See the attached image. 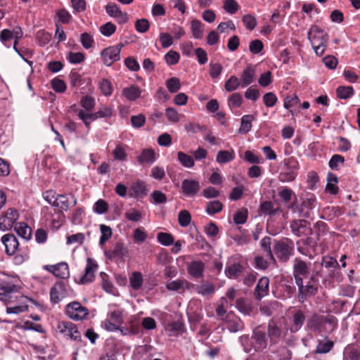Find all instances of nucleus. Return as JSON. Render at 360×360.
I'll use <instances>...</instances> for the list:
<instances>
[{
	"label": "nucleus",
	"instance_id": "obj_1",
	"mask_svg": "<svg viewBox=\"0 0 360 360\" xmlns=\"http://www.w3.org/2000/svg\"><path fill=\"white\" fill-rule=\"evenodd\" d=\"M239 340L247 353L252 352H262L268 347V337L266 330L262 326H257L252 330V336L243 335Z\"/></svg>",
	"mask_w": 360,
	"mask_h": 360
},
{
	"label": "nucleus",
	"instance_id": "obj_2",
	"mask_svg": "<svg viewBox=\"0 0 360 360\" xmlns=\"http://www.w3.org/2000/svg\"><path fill=\"white\" fill-rule=\"evenodd\" d=\"M308 39L311 41V46L319 56H321L327 47L328 35L322 29L316 25L311 27L307 34Z\"/></svg>",
	"mask_w": 360,
	"mask_h": 360
},
{
	"label": "nucleus",
	"instance_id": "obj_3",
	"mask_svg": "<svg viewBox=\"0 0 360 360\" xmlns=\"http://www.w3.org/2000/svg\"><path fill=\"white\" fill-rule=\"evenodd\" d=\"M274 251L279 261L286 262L293 255L294 243L287 238L276 240L274 245Z\"/></svg>",
	"mask_w": 360,
	"mask_h": 360
},
{
	"label": "nucleus",
	"instance_id": "obj_4",
	"mask_svg": "<svg viewBox=\"0 0 360 360\" xmlns=\"http://www.w3.org/2000/svg\"><path fill=\"white\" fill-rule=\"evenodd\" d=\"M309 273V264L299 258L294 259L293 275L297 285H300L302 288L303 277H307Z\"/></svg>",
	"mask_w": 360,
	"mask_h": 360
},
{
	"label": "nucleus",
	"instance_id": "obj_5",
	"mask_svg": "<svg viewBox=\"0 0 360 360\" xmlns=\"http://www.w3.org/2000/svg\"><path fill=\"white\" fill-rule=\"evenodd\" d=\"M65 314L74 321H80L89 314V310L79 302H72L66 306Z\"/></svg>",
	"mask_w": 360,
	"mask_h": 360
},
{
	"label": "nucleus",
	"instance_id": "obj_6",
	"mask_svg": "<svg viewBox=\"0 0 360 360\" xmlns=\"http://www.w3.org/2000/svg\"><path fill=\"white\" fill-rule=\"evenodd\" d=\"M19 218V212L16 209L8 208L0 216V231L11 229Z\"/></svg>",
	"mask_w": 360,
	"mask_h": 360
},
{
	"label": "nucleus",
	"instance_id": "obj_7",
	"mask_svg": "<svg viewBox=\"0 0 360 360\" xmlns=\"http://www.w3.org/2000/svg\"><path fill=\"white\" fill-rule=\"evenodd\" d=\"M68 296L67 285L63 281L56 282L50 290V300L53 304H58Z\"/></svg>",
	"mask_w": 360,
	"mask_h": 360
},
{
	"label": "nucleus",
	"instance_id": "obj_8",
	"mask_svg": "<svg viewBox=\"0 0 360 360\" xmlns=\"http://www.w3.org/2000/svg\"><path fill=\"white\" fill-rule=\"evenodd\" d=\"M101 57L106 66L112 65L115 62L120 59V47L109 46L103 49L101 53Z\"/></svg>",
	"mask_w": 360,
	"mask_h": 360
},
{
	"label": "nucleus",
	"instance_id": "obj_9",
	"mask_svg": "<svg viewBox=\"0 0 360 360\" xmlns=\"http://www.w3.org/2000/svg\"><path fill=\"white\" fill-rule=\"evenodd\" d=\"M57 330L72 340H78L81 338L75 324L70 321H60L57 324Z\"/></svg>",
	"mask_w": 360,
	"mask_h": 360
},
{
	"label": "nucleus",
	"instance_id": "obj_10",
	"mask_svg": "<svg viewBox=\"0 0 360 360\" xmlns=\"http://www.w3.org/2000/svg\"><path fill=\"white\" fill-rule=\"evenodd\" d=\"M98 267V264L95 259L88 258L84 274L80 278V283L87 284L92 282L95 278V272L97 271Z\"/></svg>",
	"mask_w": 360,
	"mask_h": 360
},
{
	"label": "nucleus",
	"instance_id": "obj_11",
	"mask_svg": "<svg viewBox=\"0 0 360 360\" xmlns=\"http://www.w3.org/2000/svg\"><path fill=\"white\" fill-rule=\"evenodd\" d=\"M200 189V182L197 180L186 179L182 181L181 191L186 197H194L198 194Z\"/></svg>",
	"mask_w": 360,
	"mask_h": 360
},
{
	"label": "nucleus",
	"instance_id": "obj_12",
	"mask_svg": "<svg viewBox=\"0 0 360 360\" xmlns=\"http://www.w3.org/2000/svg\"><path fill=\"white\" fill-rule=\"evenodd\" d=\"M44 269L52 273L56 277L65 279L70 276L68 264L66 262H60L55 265H46Z\"/></svg>",
	"mask_w": 360,
	"mask_h": 360
},
{
	"label": "nucleus",
	"instance_id": "obj_13",
	"mask_svg": "<svg viewBox=\"0 0 360 360\" xmlns=\"http://www.w3.org/2000/svg\"><path fill=\"white\" fill-rule=\"evenodd\" d=\"M205 264L200 260H194L187 265L188 274L195 279H200L204 277Z\"/></svg>",
	"mask_w": 360,
	"mask_h": 360
},
{
	"label": "nucleus",
	"instance_id": "obj_14",
	"mask_svg": "<svg viewBox=\"0 0 360 360\" xmlns=\"http://www.w3.org/2000/svg\"><path fill=\"white\" fill-rule=\"evenodd\" d=\"M77 198L71 193L68 195H58L53 200V206L58 207L61 210H68L70 208V203L75 206L77 204Z\"/></svg>",
	"mask_w": 360,
	"mask_h": 360
},
{
	"label": "nucleus",
	"instance_id": "obj_15",
	"mask_svg": "<svg viewBox=\"0 0 360 360\" xmlns=\"http://www.w3.org/2000/svg\"><path fill=\"white\" fill-rule=\"evenodd\" d=\"M226 326L231 333H237L244 328V324L239 317L229 313L226 316Z\"/></svg>",
	"mask_w": 360,
	"mask_h": 360
},
{
	"label": "nucleus",
	"instance_id": "obj_16",
	"mask_svg": "<svg viewBox=\"0 0 360 360\" xmlns=\"http://www.w3.org/2000/svg\"><path fill=\"white\" fill-rule=\"evenodd\" d=\"M1 242L5 246L6 254L8 255H14L19 246L18 239L13 234H6L3 236Z\"/></svg>",
	"mask_w": 360,
	"mask_h": 360
},
{
	"label": "nucleus",
	"instance_id": "obj_17",
	"mask_svg": "<svg viewBox=\"0 0 360 360\" xmlns=\"http://www.w3.org/2000/svg\"><path fill=\"white\" fill-rule=\"evenodd\" d=\"M104 253L110 259H112L115 257L123 259L128 254V250L123 243L118 242L115 243L112 250H105Z\"/></svg>",
	"mask_w": 360,
	"mask_h": 360
},
{
	"label": "nucleus",
	"instance_id": "obj_18",
	"mask_svg": "<svg viewBox=\"0 0 360 360\" xmlns=\"http://www.w3.org/2000/svg\"><path fill=\"white\" fill-rule=\"evenodd\" d=\"M307 328L314 332H321L324 326V316L313 314L307 321Z\"/></svg>",
	"mask_w": 360,
	"mask_h": 360
},
{
	"label": "nucleus",
	"instance_id": "obj_19",
	"mask_svg": "<svg viewBox=\"0 0 360 360\" xmlns=\"http://www.w3.org/2000/svg\"><path fill=\"white\" fill-rule=\"evenodd\" d=\"M269 286V279L266 277H262L255 289V296L257 300H260L262 297L268 295Z\"/></svg>",
	"mask_w": 360,
	"mask_h": 360
},
{
	"label": "nucleus",
	"instance_id": "obj_20",
	"mask_svg": "<svg viewBox=\"0 0 360 360\" xmlns=\"http://www.w3.org/2000/svg\"><path fill=\"white\" fill-rule=\"evenodd\" d=\"M255 69L251 65L247 66L241 73L240 83L241 87L245 88L250 85L255 80Z\"/></svg>",
	"mask_w": 360,
	"mask_h": 360
},
{
	"label": "nucleus",
	"instance_id": "obj_21",
	"mask_svg": "<svg viewBox=\"0 0 360 360\" xmlns=\"http://www.w3.org/2000/svg\"><path fill=\"white\" fill-rule=\"evenodd\" d=\"M307 224V221L304 219L295 220L290 224V229L294 234L301 236L308 233Z\"/></svg>",
	"mask_w": 360,
	"mask_h": 360
},
{
	"label": "nucleus",
	"instance_id": "obj_22",
	"mask_svg": "<svg viewBox=\"0 0 360 360\" xmlns=\"http://www.w3.org/2000/svg\"><path fill=\"white\" fill-rule=\"evenodd\" d=\"M243 266L240 262H229L225 269V274L230 278H237L242 273Z\"/></svg>",
	"mask_w": 360,
	"mask_h": 360
},
{
	"label": "nucleus",
	"instance_id": "obj_23",
	"mask_svg": "<svg viewBox=\"0 0 360 360\" xmlns=\"http://www.w3.org/2000/svg\"><path fill=\"white\" fill-rule=\"evenodd\" d=\"M296 169V165H294L291 167H288L286 169L279 173L278 180L283 183L292 181L297 175Z\"/></svg>",
	"mask_w": 360,
	"mask_h": 360
},
{
	"label": "nucleus",
	"instance_id": "obj_24",
	"mask_svg": "<svg viewBox=\"0 0 360 360\" xmlns=\"http://www.w3.org/2000/svg\"><path fill=\"white\" fill-rule=\"evenodd\" d=\"M267 333L271 345L277 344L281 338V331L274 322L269 323Z\"/></svg>",
	"mask_w": 360,
	"mask_h": 360
},
{
	"label": "nucleus",
	"instance_id": "obj_25",
	"mask_svg": "<svg viewBox=\"0 0 360 360\" xmlns=\"http://www.w3.org/2000/svg\"><path fill=\"white\" fill-rule=\"evenodd\" d=\"M147 195V189L143 181H138L131 186L130 195L136 198H143Z\"/></svg>",
	"mask_w": 360,
	"mask_h": 360
},
{
	"label": "nucleus",
	"instance_id": "obj_26",
	"mask_svg": "<svg viewBox=\"0 0 360 360\" xmlns=\"http://www.w3.org/2000/svg\"><path fill=\"white\" fill-rule=\"evenodd\" d=\"M14 230L24 240H29L31 238L32 230L27 224L24 222L16 223L14 226Z\"/></svg>",
	"mask_w": 360,
	"mask_h": 360
},
{
	"label": "nucleus",
	"instance_id": "obj_27",
	"mask_svg": "<svg viewBox=\"0 0 360 360\" xmlns=\"http://www.w3.org/2000/svg\"><path fill=\"white\" fill-rule=\"evenodd\" d=\"M137 160L140 164H152L155 161V154L153 149H143L141 155L137 158Z\"/></svg>",
	"mask_w": 360,
	"mask_h": 360
},
{
	"label": "nucleus",
	"instance_id": "obj_28",
	"mask_svg": "<svg viewBox=\"0 0 360 360\" xmlns=\"http://www.w3.org/2000/svg\"><path fill=\"white\" fill-rule=\"evenodd\" d=\"M195 290L198 294L202 296H207L214 293L215 286L211 282H205L199 285H196Z\"/></svg>",
	"mask_w": 360,
	"mask_h": 360
},
{
	"label": "nucleus",
	"instance_id": "obj_29",
	"mask_svg": "<svg viewBox=\"0 0 360 360\" xmlns=\"http://www.w3.org/2000/svg\"><path fill=\"white\" fill-rule=\"evenodd\" d=\"M123 95L129 101H135L141 96V90L138 86L131 85L122 90Z\"/></svg>",
	"mask_w": 360,
	"mask_h": 360
},
{
	"label": "nucleus",
	"instance_id": "obj_30",
	"mask_svg": "<svg viewBox=\"0 0 360 360\" xmlns=\"http://www.w3.org/2000/svg\"><path fill=\"white\" fill-rule=\"evenodd\" d=\"M260 245H261V247L263 249V250L264 252H266V257L271 262H272V263L275 264L276 263V259H275V257H274V256L273 255V252H272V250H271V238H270L269 236H265L264 238H263L261 240Z\"/></svg>",
	"mask_w": 360,
	"mask_h": 360
},
{
	"label": "nucleus",
	"instance_id": "obj_31",
	"mask_svg": "<svg viewBox=\"0 0 360 360\" xmlns=\"http://www.w3.org/2000/svg\"><path fill=\"white\" fill-rule=\"evenodd\" d=\"M127 146L124 144H117L112 150L113 158L121 162L126 161L127 158Z\"/></svg>",
	"mask_w": 360,
	"mask_h": 360
},
{
	"label": "nucleus",
	"instance_id": "obj_32",
	"mask_svg": "<svg viewBox=\"0 0 360 360\" xmlns=\"http://www.w3.org/2000/svg\"><path fill=\"white\" fill-rule=\"evenodd\" d=\"M360 352L352 345H347L343 352V360H359Z\"/></svg>",
	"mask_w": 360,
	"mask_h": 360
},
{
	"label": "nucleus",
	"instance_id": "obj_33",
	"mask_svg": "<svg viewBox=\"0 0 360 360\" xmlns=\"http://www.w3.org/2000/svg\"><path fill=\"white\" fill-rule=\"evenodd\" d=\"M255 120V117L252 115H243L241 118L240 127L239 129V133L247 134L252 129V122Z\"/></svg>",
	"mask_w": 360,
	"mask_h": 360
},
{
	"label": "nucleus",
	"instance_id": "obj_34",
	"mask_svg": "<svg viewBox=\"0 0 360 360\" xmlns=\"http://www.w3.org/2000/svg\"><path fill=\"white\" fill-rule=\"evenodd\" d=\"M324 330L327 333H332L334 331L338 325V321L335 316L331 314L324 316Z\"/></svg>",
	"mask_w": 360,
	"mask_h": 360
},
{
	"label": "nucleus",
	"instance_id": "obj_35",
	"mask_svg": "<svg viewBox=\"0 0 360 360\" xmlns=\"http://www.w3.org/2000/svg\"><path fill=\"white\" fill-rule=\"evenodd\" d=\"M305 320V316L301 310H298L293 316V323L290 328L292 332H297L299 330Z\"/></svg>",
	"mask_w": 360,
	"mask_h": 360
},
{
	"label": "nucleus",
	"instance_id": "obj_36",
	"mask_svg": "<svg viewBox=\"0 0 360 360\" xmlns=\"http://www.w3.org/2000/svg\"><path fill=\"white\" fill-rule=\"evenodd\" d=\"M223 207V204L219 200L210 201L206 205L205 212L209 215H214L220 212Z\"/></svg>",
	"mask_w": 360,
	"mask_h": 360
},
{
	"label": "nucleus",
	"instance_id": "obj_37",
	"mask_svg": "<svg viewBox=\"0 0 360 360\" xmlns=\"http://www.w3.org/2000/svg\"><path fill=\"white\" fill-rule=\"evenodd\" d=\"M235 158L234 151L219 150L217 155L216 160L220 164H225Z\"/></svg>",
	"mask_w": 360,
	"mask_h": 360
},
{
	"label": "nucleus",
	"instance_id": "obj_38",
	"mask_svg": "<svg viewBox=\"0 0 360 360\" xmlns=\"http://www.w3.org/2000/svg\"><path fill=\"white\" fill-rule=\"evenodd\" d=\"M191 33L193 38L201 39L202 37L204 25L198 20L191 21Z\"/></svg>",
	"mask_w": 360,
	"mask_h": 360
},
{
	"label": "nucleus",
	"instance_id": "obj_39",
	"mask_svg": "<svg viewBox=\"0 0 360 360\" xmlns=\"http://www.w3.org/2000/svg\"><path fill=\"white\" fill-rule=\"evenodd\" d=\"M177 159L181 165L186 168H191L195 165L193 158L181 151L178 152Z\"/></svg>",
	"mask_w": 360,
	"mask_h": 360
},
{
	"label": "nucleus",
	"instance_id": "obj_40",
	"mask_svg": "<svg viewBox=\"0 0 360 360\" xmlns=\"http://www.w3.org/2000/svg\"><path fill=\"white\" fill-rule=\"evenodd\" d=\"M326 190H328L331 194H336L338 192V187L337 186V176L331 172H328Z\"/></svg>",
	"mask_w": 360,
	"mask_h": 360
},
{
	"label": "nucleus",
	"instance_id": "obj_41",
	"mask_svg": "<svg viewBox=\"0 0 360 360\" xmlns=\"http://www.w3.org/2000/svg\"><path fill=\"white\" fill-rule=\"evenodd\" d=\"M100 231L101 236L99 240V245L103 246L104 244L112 237V229L105 224L100 225Z\"/></svg>",
	"mask_w": 360,
	"mask_h": 360
},
{
	"label": "nucleus",
	"instance_id": "obj_42",
	"mask_svg": "<svg viewBox=\"0 0 360 360\" xmlns=\"http://www.w3.org/2000/svg\"><path fill=\"white\" fill-rule=\"evenodd\" d=\"M333 342L330 340H321L316 346V352L318 354H326L333 349Z\"/></svg>",
	"mask_w": 360,
	"mask_h": 360
},
{
	"label": "nucleus",
	"instance_id": "obj_43",
	"mask_svg": "<svg viewBox=\"0 0 360 360\" xmlns=\"http://www.w3.org/2000/svg\"><path fill=\"white\" fill-rule=\"evenodd\" d=\"M189 285H190V283L186 280L177 279V280L169 282L166 285V288L169 290L176 291V290H179L184 288H188Z\"/></svg>",
	"mask_w": 360,
	"mask_h": 360
},
{
	"label": "nucleus",
	"instance_id": "obj_44",
	"mask_svg": "<svg viewBox=\"0 0 360 360\" xmlns=\"http://www.w3.org/2000/svg\"><path fill=\"white\" fill-rule=\"evenodd\" d=\"M130 285L134 290H139L143 284V276L140 272L132 273L129 278Z\"/></svg>",
	"mask_w": 360,
	"mask_h": 360
},
{
	"label": "nucleus",
	"instance_id": "obj_45",
	"mask_svg": "<svg viewBox=\"0 0 360 360\" xmlns=\"http://www.w3.org/2000/svg\"><path fill=\"white\" fill-rule=\"evenodd\" d=\"M337 96L338 98L341 99H347L352 96L354 94V91L352 86H339L337 90Z\"/></svg>",
	"mask_w": 360,
	"mask_h": 360
},
{
	"label": "nucleus",
	"instance_id": "obj_46",
	"mask_svg": "<svg viewBox=\"0 0 360 360\" xmlns=\"http://www.w3.org/2000/svg\"><path fill=\"white\" fill-rule=\"evenodd\" d=\"M239 86H241V83L240 79L234 75H232L229 77V79L225 82L224 88L226 91L229 92L233 91L238 89Z\"/></svg>",
	"mask_w": 360,
	"mask_h": 360
},
{
	"label": "nucleus",
	"instance_id": "obj_47",
	"mask_svg": "<svg viewBox=\"0 0 360 360\" xmlns=\"http://www.w3.org/2000/svg\"><path fill=\"white\" fill-rule=\"evenodd\" d=\"M108 318L118 325L124 323V311L120 309L111 310L108 313Z\"/></svg>",
	"mask_w": 360,
	"mask_h": 360
},
{
	"label": "nucleus",
	"instance_id": "obj_48",
	"mask_svg": "<svg viewBox=\"0 0 360 360\" xmlns=\"http://www.w3.org/2000/svg\"><path fill=\"white\" fill-rule=\"evenodd\" d=\"M158 243L164 246H169L174 243V237L171 233L160 232L157 235Z\"/></svg>",
	"mask_w": 360,
	"mask_h": 360
},
{
	"label": "nucleus",
	"instance_id": "obj_49",
	"mask_svg": "<svg viewBox=\"0 0 360 360\" xmlns=\"http://www.w3.org/2000/svg\"><path fill=\"white\" fill-rule=\"evenodd\" d=\"M260 210L262 214L274 216L276 214L278 208L274 207V203L271 201H265L260 205Z\"/></svg>",
	"mask_w": 360,
	"mask_h": 360
},
{
	"label": "nucleus",
	"instance_id": "obj_50",
	"mask_svg": "<svg viewBox=\"0 0 360 360\" xmlns=\"http://www.w3.org/2000/svg\"><path fill=\"white\" fill-rule=\"evenodd\" d=\"M165 84L168 91L172 94L176 93L181 88V82L179 79L177 77H172L168 79L166 81Z\"/></svg>",
	"mask_w": 360,
	"mask_h": 360
},
{
	"label": "nucleus",
	"instance_id": "obj_51",
	"mask_svg": "<svg viewBox=\"0 0 360 360\" xmlns=\"http://www.w3.org/2000/svg\"><path fill=\"white\" fill-rule=\"evenodd\" d=\"M299 292L304 296L314 295L318 290V285L316 284H307L304 285L302 283V288L297 285Z\"/></svg>",
	"mask_w": 360,
	"mask_h": 360
},
{
	"label": "nucleus",
	"instance_id": "obj_52",
	"mask_svg": "<svg viewBox=\"0 0 360 360\" xmlns=\"http://www.w3.org/2000/svg\"><path fill=\"white\" fill-rule=\"evenodd\" d=\"M178 221L181 227L188 226L191 221V216L186 210H181L179 213Z\"/></svg>",
	"mask_w": 360,
	"mask_h": 360
},
{
	"label": "nucleus",
	"instance_id": "obj_53",
	"mask_svg": "<svg viewBox=\"0 0 360 360\" xmlns=\"http://www.w3.org/2000/svg\"><path fill=\"white\" fill-rule=\"evenodd\" d=\"M108 210V204L102 199L98 200L94 205L93 210L95 213L103 214Z\"/></svg>",
	"mask_w": 360,
	"mask_h": 360
},
{
	"label": "nucleus",
	"instance_id": "obj_54",
	"mask_svg": "<svg viewBox=\"0 0 360 360\" xmlns=\"http://www.w3.org/2000/svg\"><path fill=\"white\" fill-rule=\"evenodd\" d=\"M84 58V54L82 52H70L67 56V60L72 64L81 63Z\"/></svg>",
	"mask_w": 360,
	"mask_h": 360
},
{
	"label": "nucleus",
	"instance_id": "obj_55",
	"mask_svg": "<svg viewBox=\"0 0 360 360\" xmlns=\"http://www.w3.org/2000/svg\"><path fill=\"white\" fill-rule=\"evenodd\" d=\"M80 42L84 49H89L93 46L94 40L91 34L84 32L80 36Z\"/></svg>",
	"mask_w": 360,
	"mask_h": 360
},
{
	"label": "nucleus",
	"instance_id": "obj_56",
	"mask_svg": "<svg viewBox=\"0 0 360 360\" xmlns=\"http://www.w3.org/2000/svg\"><path fill=\"white\" fill-rule=\"evenodd\" d=\"M248 210L241 209L238 210L233 216L234 223L236 224H243L248 219Z\"/></svg>",
	"mask_w": 360,
	"mask_h": 360
},
{
	"label": "nucleus",
	"instance_id": "obj_57",
	"mask_svg": "<svg viewBox=\"0 0 360 360\" xmlns=\"http://www.w3.org/2000/svg\"><path fill=\"white\" fill-rule=\"evenodd\" d=\"M115 31L116 26L111 22H106L100 27V32L105 37H110Z\"/></svg>",
	"mask_w": 360,
	"mask_h": 360
},
{
	"label": "nucleus",
	"instance_id": "obj_58",
	"mask_svg": "<svg viewBox=\"0 0 360 360\" xmlns=\"http://www.w3.org/2000/svg\"><path fill=\"white\" fill-rule=\"evenodd\" d=\"M345 162V158L340 155H334L330 158L328 165L333 170H338L340 165Z\"/></svg>",
	"mask_w": 360,
	"mask_h": 360
},
{
	"label": "nucleus",
	"instance_id": "obj_59",
	"mask_svg": "<svg viewBox=\"0 0 360 360\" xmlns=\"http://www.w3.org/2000/svg\"><path fill=\"white\" fill-rule=\"evenodd\" d=\"M37 39L40 46H45L49 43L51 39V34L44 30H40L37 33Z\"/></svg>",
	"mask_w": 360,
	"mask_h": 360
},
{
	"label": "nucleus",
	"instance_id": "obj_60",
	"mask_svg": "<svg viewBox=\"0 0 360 360\" xmlns=\"http://www.w3.org/2000/svg\"><path fill=\"white\" fill-rule=\"evenodd\" d=\"M180 58V55L179 53L174 51H169L165 56V60L167 65H173L176 64Z\"/></svg>",
	"mask_w": 360,
	"mask_h": 360
},
{
	"label": "nucleus",
	"instance_id": "obj_61",
	"mask_svg": "<svg viewBox=\"0 0 360 360\" xmlns=\"http://www.w3.org/2000/svg\"><path fill=\"white\" fill-rule=\"evenodd\" d=\"M150 27L149 21L146 18L137 20L135 22V29L139 33L146 32Z\"/></svg>",
	"mask_w": 360,
	"mask_h": 360
},
{
	"label": "nucleus",
	"instance_id": "obj_62",
	"mask_svg": "<svg viewBox=\"0 0 360 360\" xmlns=\"http://www.w3.org/2000/svg\"><path fill=\"white\" fill-rule=\"evenodd\" d=\"M239 8V5L235 0H225L224 9L230 14H234Z\"/></svg>",
	"mask_w": 360,
	"mask_h": 360
},
{
	"label": "nucleus",
	"instance_id": "obj_63",
	"mask_svg": "<svg viewBox=\"0 0 360 360\" xmlns=\"http://www.w3.org/2000/svg\"><path fill=\"white\" fill-rule=\"evenodd\" d=\"M223 67L220 63H210V75L212 79L218 78L221 74Z\"/></svg>",
	"mask_w": 360,
	"mask_h": 360
},
{
	"label": "nucleus",
	"instance_id": "obj_64",
	"mask_svg": "<svg viewBox=\"0 0 360 360\" xmlns=\"http://www.w3.org/2000/svg\"><path fill=\"white\" fill-rule=\"evenodd\" d=\"M277 101L278 98L273 92H268L263 96L264 103L267 108H271L274 106Z\"/></svg>",
	"mask_w": 360,
	"mask_h": 360
}]
</instances>
